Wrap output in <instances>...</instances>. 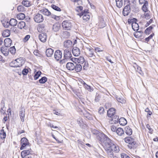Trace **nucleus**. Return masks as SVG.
<instances>
[{
    "instance_id": "nucleus-8",
    "label": "nucleus",
    "mask_w": 158,
    "mask_h": 158,
    "mask_svg": "<svg viewBox=\"0 0 158 158\" xmlns=\"http://www.w3.org/2000/svg\"><path fill=\"white\" fill-rule=\"evenodd\" d=\"M33 153V152L31 149L30 148L28 149H26L22 151L21 152V156L23 158L29 155V154H32Z\"/></svg>"
},
{
    "instance_id": "nucleus-45",
    "label": "nucleus",
    "mask_w": 158,
    "mask_h": 158,
    "mask_svg": "<svg viewBox=\"0 0 158 158\" xmlns=\"http://www.w3.org/2000/svg\"><path fill=\"white\" fill-rule=\"evenodd\" d=\"M41 72L40 71H38L35 74L34 76V79L35 80L37 79L40 76Z\"/></svg>"
},
{
    "instance_id": "nucleus-22",
    "label": "nucleus",
    "mask_w": 158,
    "mask_h": 158,
    "mask_svg": "<svg viewBox=\"0 0 158 158\" xmlns=\"http://www.w3.org/2000/svg\"><path fill=\"white\" fill-rule=\"evenodd\" d=\"M60 25L59 23H56L52 26V30L55 32L58 31L60 29Z\"/></svg>"
},
{
    "instance_id": "nucleus-20",
    "label": "nucleus",
    "mask_w": 158,
    "mask_h": 158,
    "mask_svg": "<svg viewBox=\"0 0 158 158\" xmlns=\"http://www.w3.org/2000/svg\"><path fill=\"white\" fill-rule=\"evenodd\" d=\"M0 50L1 52L5 56H7L8 55L9 50L6 47H1Z\"/></svg>"
},
{
    "instance_id": "nucleus-57",
    "label": "nucleus",
    "mask_w": 158,
    "mask_h": 158,
    "mask_svg": "<svg viewBox=\"0 0 158 158\" xmlns=\"http://www.w3.org/2000/svg\"><path fill=\"white\" fill-rule=\"evenodd\" d=\"M104 108L103 107H101L99 108L98 112L100 114H102L104 112Z\"/></svg>"
},
{
    "instance_id": "nucleus-63",
    "label": "nucleus",
    "mask_w": 158,
    "mask_h": 158,
    "mask_svg": "<svg viewBox=\"0 0 158 158\" xmlns=\"http://www.w3.org/2000/svg\"><path fill=\"white\" fill-rule=\"evenodd\" d=\"M150 31H149V29L147 28L145 30L144 33L145 34L147 35H149L150 34Z\"/></svg>"
},
{
    "instance_id": "nucleus-58",
    "label": "nucleus",
    "mask_w": 158,
    "mask_h": 158,
    "mask_svg": "<svg viewBox=\"0 0 158 158\" xmlns=\"http://www.w3.org/2000/svg\"><path fill=\"white\" fill-rule=\"evenodd\" d=\"M153 21V19H150L148 22H147L146 23L145 25V27H147L150 24L152 23Z\"/></svg>"
},
{
    "instance_id": "nucleus-49",
    "label": "nucleus",
    "mask_w": 158,
    "mask_h": 158,
    "mask_svg": "<svg viewBox=\"0 0 158 158\" xmlns=\"http://www.w3.org/2000/svg\"><path fill=\"white\" fill-rule=\"evenodd\" d=\"M17 10L19 12H23L25 10L24 7L22 6H19L18 7Z\"/></svg>"
},
{
    "instance_id": "nucleus-31",
    "label": "nucleus",
    "mask_w": 158,
    "mask_h": 158,
    "mask_svg": "<svg viewBox=\"0 0 158 158\" xmlns=\"http://www.w3.org/2000/svg\"><path fill=\"white\" fill-rule=\"evenodd\" d=\"M9 23L10 24V26H15L17 25V21L16 19H11L9 21Z\"/></svg>"
},
{
    "instance_id": "nucleus-1",
    "label": "nucleus",
    "mask_w": 158,
    "mask_h": 158,
    "mask_svg": "<svg viewBox=\"0 0 158 158\" xmlns=\"http://www.w3.org/2000/svg\"><path fill=\"white\" fill-rule=\"evenodd\" d=\"M92 133L96 135L97 139L103 147L107 155L110 157L113 156V151L116 152L119 151V147L117 145L114 144L112 141L105 134L95 130H93Z\"/></svg>"
},
{
    "instance_id": "nucleus-40",
    "label": "nucleus",
    "mask_w": 158,
    "mask_h": 158,
    "mask_svg": "<svg viewBox=\"0 0 158 158\" xmlns=\"http://www.w3.org/2000/svg\"><path fill=\"white\" fill-rule=\"evenodd\" d=\"M17 18L19 19H23L25 18V15L23 13H20L17 15Z\"/></svg>"
},
{
    "instance_id": "nucleus-42",
    "label": "nucleus",
    "mask_w": 158,
    "mask_h": 158,
    "mask_svg": "<svg viewBox=\"0 0 158 158\" xmlns=\"http://www.w3.org/2000/svg\"><path fill=\"white\" fill-rule=\"evenodd\" d=\"M148 5V2L147 1L145 2L142 6V10L145 12L148 11V8L147 6Z\"/></svg>"
},
{
    "instance_id": "nucleus-52",
    "label": "nucleus",
    "mask_w": 158,
    "mask_h": 158,
    "mask_svg": "<svg viewBox=\"0 0 158 158\" xmlns=\"http://www.w3.org/2000/svg\"><path fill=\"white\" fill-rule=\"evenodd\" d=\"M145 111L148 113V114L149 115H151L152 114V112L149 110L148 108H147L145 109Z\"/></svg>"
},
{
    "instance_id": "nucleus-54",
    "label": "nucleus",
    "mask_w": 158,
    "mask_h": 158,
    "mask_svg": "<svg viewBox=\"0 0 158 158\" xmlns=\"http://www.w3.org/2000/svg\"><path fill=\"white\" fill-rule=\"evenodd\" d=\"M28 142L27 139L25 138H23L21 140V143H26Z\"/></svg>"
},
{
    "instance_id": "nucleus-37",
    "label": "nucleus",
    "mask_w": 158,
    "mask_h": 158,
    "mask_svg": "<svg viewBox=\"0 0 158 158\" xmlns=\"http://www.w3.org/2000/svg\"><path fill=\"white\" fill-rule=\"evenodd\" d=\"M0 137L1 139H4L6 137V134L3 129L1 130L0 132Z\"/></svg>"
},
{
    "instance_id": "nucleus-50",
    "label": "nucleus",
    "mask_w": 158,
    "mask_h": 158,
    "mask_svg": "<svg viewBox=\"0 0 158 158\" xmlns=\"http://www.w3.org/2000/svg\"><path fill=\"white\" fill-rule=\"evenodd\" d=\"M117 129V127L114 125H112L110 127V129L113 132H116Z\"/></svg>"
},
{
    "instance_id": "nucleus-19",
    "label": "nucleus",
    "mask_w": 158,
    "mask_h": 158,
    "mask_svg": "<svg viewBox=\"0 0 158 158\" xmlns=\"http://www.w3.org/2000/svg\"><path fill=\"white\" fill-rule=\"evenodd\" d=\"M115 113V109L114 108H111L109 109L107 111V115L109 117L111 118L113 116Z\"/></svg>"
},
{
    "instance_id": "nucleus-7",
    "label": "nucleus",
    "mask_w": 158,
    "mask_h": 158,
    "mask_svg": "<svg viewBox=\"0 0 158 158\" xmlns=\"http://www.w3.org/2000/svg\"><path fill=\"white\" fill-rule=\"evenodd\" d=\"M85 53L88 57H92L94 59L95 58V56L94 53V49L92 48L86 47V50Z\"/></svg>"
},
{
    "instance_id": "nucleus-3",
    "label": "nucleus",
    "mask_w": 158,
    "mask_h": 158,
    "mask_svg": "<svg viewBox=\"0 0 158 158\" xmlns=\"http://www.w3.org/2000/svg\"><path fill=\"white\" fill-rule=\"evenodd\" d=\"M134 139L133 138L131 137H126L124 139L125 141L128 143V147L131 149L134 146V145L135 144V142H134Z\"/></svg>"
},
{
    "instance_id": "nucleus-9",
    "label": "nucleus",
    "mask_w": 158,
    "mask_h": 158,
    "mask_svg": "<svg viewBox=\"0 0 158 158\" xmlns=\"http://www.w3.org/2000/svg\"><path fill=\"white\" fill-rule=\"evenodd\" d=\"M62 54L61 51L60 50H56L54 53V56L56 60H59L62 58Z\"/></svg>"
},
{
    "instance_id": "nucleus-4",
    "label": "nucleus",
    "mask_w": 158,
    "mask_h": 158,
    "mask_svg": "<svg viewBox=\"0 0 158 158\" xmlns=\"http://www.w3.org/2000/svg\"><path fill=\"white\" fill-rule=\"evenodd\" d=\"M72 56L71 51L67 49H65L64 50V58L62 60L60 61L61 62H63L65 60H67L71 59Z\"/></svg>"
},
{
    "instance_id": "nucleus-29",
    "label": "nucleus",
    "mask_w": 158,
    "mask_h": 158,
    "mask_svg": "<svg viewBox=\"0 0 158 158\" xmlns=\"http://www.w3.org/2000/svg\"><path fill=\"white\" fill-rule=\"evenodd\" d=\"M61 36L63 38H68L70 36V33L67 31H64L62 32Z\"/></svg>"
},
{
    "instance_id": "nucleus-16",
    "label": "nucleus",
    "mask_w": 158,
    "mask_h": 158,
    "mask_svg": "<svg viewBox=\"0 0 158 158\" xmlns=\"http://www.w3.org/2000/svg\"><path fill=\"white\" fill-rule=\"evenodd\" d=\"M75 63L74 64L72 62H68L66 64V68L69 70H73L75 68Z\"/></svg>"
},
{
    "instance_id": "nucleus-34",
    "label": "nucleus",
    "mask_w": 158,
    "mask_h": 158,
    "mask_svg": "<svg viewBox=\"0 0 158 158\" xmlns=\"http://www.w3.org/2000/svg\"><path fill=\"white\" fill-rule=\"evenodd\" d=\"M115 1L116 6L120 8L122 7L123 4V0H115Z\"/></svg>"
},
{
    "instance_id": "nucleus-43",
    "label": "nucleus",
    "mask_w": 158,
    "mask_h": 158,
    "mask_svg": "<svg viewBox=\"0 0 158 158\" xmlns=\"http://www.w3.org/2000/svg\"><path fill=\"white\" fill-rule=\"evenodd\" d=\"M45 25L44 24H41L39 25L38 28V30L39 31H44L45 28Z\"/></svg>"
},
{
    "instance_id": "nucleus-61",
    "label": "nucleus",
    "mask_w": 158,
    "mask_h": 158,
    "mask_svg": "<svg viewBox=\"0 0 158 158\" xmlns=\"http://www.w3.org/2000/svg\"><path fill=\"white\" fill-rule=\"evenodd\" d=\"M146 127L148 129L150 132L152 133V132L153 130H152L148 124H147L146 125Z\"/></svg>"
},
{
    "instance_id": "nucleus-12",
    "label": "nucleus",
    "mask_w": 158,
    "mask_h": 158,
    "mask_svg": "<svg viewBox=\"0 0 158 158\" xmlns=\"http://www.w3.org/2000/svg\"><path fill=\"white\" fill-rule=\"evenodd\" d=\"M39 38L41 41L44 43L46 41L47 36L46 33H42L39 35Z\"/></svg>"
},
{
    "instance_id": "nucleus-28",
    "label": "nucleus",
    "mask_w": 158,
    "mask_h": 158,
    "mask_svg": "<svg viewBox=\"0 0 158 158\" xmlns=\"http://www.w3.org/2000/svg\"><path fill=\"white\" fill-rule=\"evenodd\" d=\"M132 29L135 31H137L139 30V26L136 22H134L131 24Z\"/></svg>"
},
{
    "instance_id": "nucleus-59",
    "label": "nucleus",
    "mask_w": 158,
    "mask_h": 158,
    "mask_svg": "<svg viewBox=\"0 0 158 158\" xmlns=\"http://www.w3.org/2000/svg\"><path fill=\"white\" fill-rule=\"evenodd\" d=\"M77 122L78 124L80 126L83 124L82 120L81 118H79L77 120Z\"/></svg>"
},
{
    "instance_id": "nucleus-55",
    "label": "nucleus",
    "mask_w": 158,
    "mask_h": 158,
    "mask_svg": "<svg viewBox=\"0 0 158 158\" xmlns=\"http://www.w3.org/2000/svg\"><path fill=\"white\" fill-rule=\"evenodd\" d=\"M28 72V70L27 69H25L23 70L22 71V74L23 75H26L27 74Z\"/></svg>"
},
{
    "instance_id": "nucleus-10",
    "label": "nucleus",
    "mask_w": 158,
    "mask_h": 158,
    "mask_svg": "<svg viewBox=\"0 0 158 158\" xmlns=\"http://www.w3.org/2000/svg\"><path fill=\"white\" fill-rule=\"evenodd\" d=\"M130 11V6L127 5L124 7L123 11V14L124 16H127L129 14Z\"/></svg>"
},
{
    "instance_id": "nucleus-51",
    "label": "nucleus",
    "mask_w": 158,
    "mask_h": 158,
    "mask_svg": "<svg viewBox=\"0 0 158 158\" xmlns=\"http://www.w3.org/2000/svg\"><path fill=\"white\" fill-rule=\"evenodd\" d=\"M6 110V108L4 107V106H3V107H2L0 110V112L1 113L4 114L5 113Z\"/></svg>"
},
{
    "instance_id": "nucleus-25",
    "label": "nucleus",
    "mask_w": 158,
    "mask_h": 158,
    "mask_svg": "<svg viewBox=\"0 0 158 158\" xmlns=\"http://www.w3.org/2000/svg\"><path fill=\"white\" fill-rule=\"evenodd\" d=\"M53 53V50L51 48L47 49L46 51V54L48 57L51 56Z\"/></svg>"
},
{
    "instance_id": "nucleus-38",
    "label": "nucleus",
    "mask_w": 158,
    "mask_h": 158,
    "mask_svg": "<svg viewBox=\"0 0 158 158\" xmlns=\"http://www.w3.org/2000/svg\"><path fill=\"white\" fill-rule=\"evenodd\" d=\"M81 83L83 84V86L84 87V88L86 89H87V90H88V91H91V87L90 86L87 85L84 81H83L81 82Z\"/></svg>"
},
{
    "instance_id": "nucleus-21",
    "label": "nucleus",
    "mask_w": 158,
    "mask_h": 158,
    "mask_svg": "<svg viewBox=\"0 0 158 158\" xmlns=\"http://www.w3.org/2000/svg\"><path fill=\"white\" fill-rule=\"evenodd\" d=\"M75 67L74 70L77 72H78L81 71L82 69V66L79 64H77L76 63H75Z\"/></svg>"
},
{
    "instance_id": "nucleus-36",
    "label": "nucleus",
    "mask_w": 158,
    "mask_h": 158,
    "mask_svg": "<svg viewBox=\"0 0 158 158\" xmlns=\"http://www.w3.org/2000/svg\"><path fill=\"white\" fill-rule=\"evenodd\" d=\"M22 4L26 7H29L31 5V3L28 1L24 0L22 2Z\"/></svg>"
},
{
    "instance_id": "nucleus-24",
    "label": "nucleus",
    "mask_w": 158,
    "mask_h": 158,
    "mask_svg": "<svg viewBox=\"0 0 158 158\" xmlns=\"http://www.w3.org/2000/svg\"><path fill=\"white\" fill-rule=\"evenodd\" d=\"M125 133L128 135H130L132 134V130L130 127L128 126H127L125 127Z\"/></svg>"
},
{
    "instance_id": "nucleus-6",
    "label": "nucleus",
    "mask_w": 158,
    "mask_h": 158,
    "mask_svg": "<svg viewBox=\"0 0 158 158\" xmlns=\"http://www.w3.org/2000/svg\"><path fill=\"white\" fill-rule=\"evenodd\" d=\"M63 27L65 30H70L72 26V24L70 21L65 20L62 23Z\"/></svg>"
},
{
    "instance_id": "nucleus-2",
    "label": "nucleus",
    "mask_w": 158,
    "mask_h": 158,
    "mask_svg": "<svg viewBox=\"0 0 158 158\" xmlns=\"http://www.w3.org/2000/svg\"><path fill=\"white\" fill-rule=\"evenodd\" d=\"M25 62L24 58L20 57L12 61L10 63V65L13 67H20L24 64Z\"/></svg>"
},
{
    "instance_id": "nucleus-46",
    "label": "nucleus",
    "mask_w": 158,
    "mask_h": 158,
    "mask_svg": "<svg viewBox=\"0 0 158 158\" xmlns=\"http://www.w3.org/2000/svg\"><path fill=\"white\" fill-rule=\"evenodd\" d=\"M9 51L12 54H14L16 52V49L14 46L10 47Z\"/></svg>"
},
{
    "instance_id": "nucleus-56",
    "label": "nucleus",
    "mask_w": 158,
    "mask_h": 158,
    "mask_svg": "<svg viewBox=\"0 0 158 158\" xmlns=\"http://www.w3.org/2000/svg\"><path fill=\"white\" fill-rule=\"evenodd\" d=\"M51 16V17L54 19H55L57 20L59 19V17L58 16H57L56 15H54L51 13V15H50Z\"/></svg>"
},
{
    "instance_id": "nucleus-5",
    "label": "nucleus",
    "mask_w": 158,
    "mask_h": 158,
    "mask_svg": "<svg viewBox=\"0 0 158 158\" xmlns=\"http://www.w3.org/2000/svg\"><path fill=\"white\" fill-rule=\"evenodd\" d=\"M39 12L38 13L35 14L34 15V19L36 23L42 22L44 20L43 15Z\"/></svg>"
},
{
    "instance_id": "nucleus-48",
    "label": "nucleus",
    "mask_w": 158,
    "mask_h": 158,
    "mask_svg": "<svg viewBox=\"0 0 158 158\" xmlns=\"http://www.w3.org/2000/svg\"><path fill=\"white\" fill-rule=\"evenodd\" d=\"M137 19L135 18H133L132 19H128V23L129 24H130L133 23L134 22H136L137 21Z\"/></svg>"
},
{
    "instance_id": "nucleus-15",
    "label": "nucleus",
    "mask_w": 158,
    "mask_h": 158,
    "mask_svg": "<svg viewBox=\"0 0 158 158\" xmlns=\"http://www.w3.org/2000/svg\"><path fill=\"white\" fill-rule=\"evenodd\" d=\"M72 53L75 56H78L80 54L79 49L77 47H74L72 49Z\"/></svg>"
},
{
    "instance_id": "nucleus-11",
    "label": "nucleus",
    "mask_w": 158,
    "mask_h": 158,
    "mask_svg": "<svg viewBox=\"0 0 158 158\" xmlns=\"http://www.w3.org/2000/svg\"><path fill=\"white\" fill-rule=\"evenodd\" d=\"M112 118L109 119V123L110 124H116L118 122L119 117L117 115L112 116Z\"/></svg>"
},
{
    "instance_id": "nucleus-13",
    "label": "nucleus",
    "mask_w": 158,
    "mask_h": 158,
    "mask_svg": "<svg viewBox=\"0 0 158 158\" xmlns=\"http://www.w3.org/2000/svg\"><path fill=\"white\" fill-rule=\"evenodd\" d=\"M77 15H79L81 17L82 16H83V19L84 20L87 21L89 20L90 18V16L88 13H79Z\"/></svg>"
},
{
    "instance_id": "nucleus-23",
    "label": "nucleus",
    "mask_w": 158,
    "mask_h": 158,
    "mask_svg": "<svg viewBox=\"0 0 158 158\" xmlns=\"http://www.w3.org/2000/svg\"><path fill=\"white\" fill-rule=\"evenodd\" d=\"M119 124L122 126L126 125L127 123V122L126 120L124 118H121L118 121Z\"/></svg>"
},
{
    "instance_id": "nucleus-39",
    "label": "nucleus",
    "mask_w": 158,
    "mask_h": 158,
    "mask_svg": "<svg viewBox=\"0 0 158 158\" xmlns=\"http://www.w3.org/2000/svg\"><path fill=\"white\" fill-rule=\"evenodd\" d=\"M47 80V78L45 77H44L39 80V82L41 84H44L46 82Z\"/></svg>"
},
{
    "instance_id": "nucleus-32",
    "label": "nucleus",
    "mask_w": 158,
    "mask_h": 158,
    "mask_svg": "<svg viewBox=\"0 0 158 158\" xmlns=\"http://www.w3.org/2000/svg\"><path fill=\"white\" fill-rule=\"evenodd\" d=\"M26 25L25 22L23 21H21L19 22L18 24V27L20 29H22V28H24Z\"/></svg>"
},
{
    "instance_id": "nucleus-47",
    "label": "nucleus",
    "mask_w": 158,
    "mask_h": 158,
    "mask_svg": "<svg viewBox=\"0 0 158 158\" xmlns=\"http://www.w3.org/2000/svg\"><path fill=\"white\" fill-rule=\"evenodd\" d=\"M116 99L118 102L122 103H125V101L123 98L119 97H116Z\"/></svg>"
},
{
    "instance_id": "nucleus-64",
    "label": "nucleus",
    "mask_w": 158,
    "mask_h": 158,
    "mask_svg": "<svg viewBox=\"0 0 158 158\" xmlns=\"http://www.w3.org/2000/svg\"><path fill=\"white\" fill-rule=\"evenodd\" d=\"M145 18L146 19H149L150 18V16L148 13H145L144 14Z\"/></svg>"
},
{
    "instance_id": "nucleus-18",
    "label": "nucleus",
    "mask_w": 158,
    "mask_h": 158,
    "mask_svg": "<svg viewBox=\"0 0 158 158\" xmlns=\"http://www.w3.org/2000/svg\"><path fill=\"white\" fill-rule=\"evenodd\" d=\"M11 43L12 40L10 38H6L4 40V44L6 47H10L11 46Z\"/></svg>"
},
{
    "instance_id": "nucleus-33",
    "label": "nucleus",
    "mask_w": 158,
    "mask_h": 158,
    "mask_svg": "<svg viewBox=\"0 0 158 158\" xmlns=\"http://www.w3.org/2000/svg\"><path fill=\"white\" fill-rule=\"evenodd\" d=\"M10 35V31L8 30H5L2 33V36L3 37H8Z\"/></svg>"
},
{
    "instance_id": "nucleus-60",
    "label": "nucleus",
    "mask_w": 158,
    "mask_h": 158,
    "mask_svg": "<svg viewBox=\"0 0 158 158\" xmlns=\"http://www.w3.org/2000/svg\"><path fill=\"white\" fill-rule=\"evenodd\" d=\"M4 26L6 27H8L9 25H10V24L9 23V22H5L4 23H3Z\"/></svg>"
},
{
    "instance_id": "nucleus-27",
    "label": "nucleus",
    "mask_w": 158,
    "mask_h": 158,
    "mask_svg": "<svg viewBox=\"0 0 158 158\" xmlns=\"http://www.w3.org/2000/svg\"><path fill=\"white\" fill-rule=\"evenodd\" d=\"M19 116L21 121L22 122L24 121V117L25 116V110L23 109H21L19 113Z\"/></svg>"
},
{
    "instance_id": "nucleus-53",
    "label": "nucleus",
    "mask_w": 158,
    "mask_h": 158,
    "mask_svg": "<svg viewBox=\"0 0 158 158\" xmlns=\"http://www.w3.org/2000/svg\"><path fill=\"white\" fill-rule=\"evenodd\" d=\"M83 8V7L81 6H77L76 9V10L77 11L79 12L82 10Z\"/></svg>"
},
{
    "instance_id": "nucleus-35",
    "label": "nucleus",
    "mask_w": 158,
    "mask_h": 158,
    "mask_svg": "<svg viewBox=\"0 0 158 158\" xmlns=\"http://www.w3.org/2000/svg\"><path fill=\"white\" fill-rule=\"evenodd\" d=\"M29 142H27L26 143H21V146L20 148V150H23L25 148H27V146L30 148V147L29 146Z\"/></svg>"
},
{
    "instance_id": "nucleus-30",
    "label": "nucleus",
    "mask_w": 158,
    "mask_h": 158,
    "mask_svg": "<svg viewBox=\"0 0 158 158\" xmlns=\"http://www.w3.org/2000/svg\"><path fill=\"white\" fill-rule=\"evenodd\" d=\"M117 134L119 136H122L123 134H124V131L123 129L120 128L119 127L117 128L116 131Z\"/></svg>"
},
{
    "instance_id": "nucleus-41",
    "label": "nucleus",
    "mask_w": 158,
    "mask_h": 158,
    "mask_svg": "<svg viewBox=\"0 0 158 158\" xmlns=\"http://www.w3.org/2000/svg\"><path fill=\"white\" fill-rule=\"evenodd\" d=\"M77 59V62L79 63H81L83 64V63L85 62V59L82 56H80Z\"/></svg>"
},
{
    "instance_id": "nucleus-14",
    "label": "nucleus",
    "mask_w": 158,
    "mask_h": 158,
    "mask_svg": "<svg viewBox=\"0 0 158 158\" xmlns=\"http://www.w3.org/2000/svg\"><path fill=\"white\" fill-rule=\"evenodd\" d=\"M73 43L71 41L69 40L65 41L63 43V46L66 48H69L72 46Z\"/></svg>"
},
{
    "instance_id": "nucleus-17",
    "label": "nucleus",
    "mask_w": 158,
    "mask_h": 158,
    "mask_svg": "<svg viewBox=\"0 0 158 158\" xmlns=\"http://www.w3.org/2000/svg\"><path fill=\"white\" fill-rule=\"evenodd\" d=\"M40 13L43 14L47 16H50L51 15V12L47 9H43L39 11Z\"/></svg>"
},
{
    "instance_id": "nucleus-26",
    "label": "nucleus",
    "mask_w": 158,
    "mask_h": 158,
    "mask_svg": "<svg viewBox=\"0 0 158 158\" xmlns=\"http://www.w3.org/2000/svg\"><path fill=\"white\" fill-rule=\"evenodd\" d=\"M131 10L135 13H137L139 11V8L137 7L135 4L132 5L130 6Z\"/></svg>"
},
{
    "instance_id": "nucleus-62",
    "label": "nucleus",
    "mask_w": 158,
    "mask_h": 158,
    "mask_svg": "<svg viewBox=\"0 0 158 158\" xmlns=\"http://www.w3.org/2000/svg\"><path fill=\"white\" fill-rule=\"evenodd\" d=\"M30 37V36L29 35H27L24 38V40L25 41H27Z\"/></svg>"
},
{
    "instance_id": "nucleus-44",
    "label": "nucleus",
    "mask_w": 158,
    "mask_h": 158,
    "mask_svg": "<svg viewBox=\"0 0 158 158\" xmlns=\"http://www.w3.org/2000/svg\"><path fill=\"white\" fill-rule=\"evenodd\" d=\"M51 7L53 9L57 11H61V9L55 5H52Z\"/></svg>"
}]
</instances>
